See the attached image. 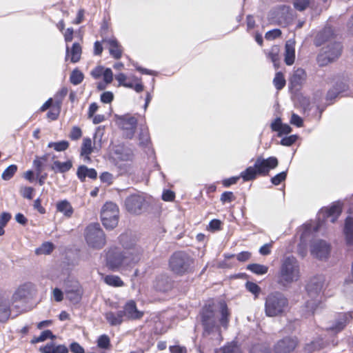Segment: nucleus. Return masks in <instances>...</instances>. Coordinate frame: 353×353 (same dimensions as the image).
Returning a JSON list of instances; mask_svg holds the SVG:
<instances>
[{
	"instance_id": "1",
	"label": "nucleus",
	"mask_w": 353,
	"mask_h": 353,
	"mask_svg": "<svg viewBox=\"0 0 353 353\" xmlns=\"http://www.w3.org/2000/svg\"><path fill=\"white\" fill-rule=\"evenodd\" d=\"M126 234L119 236V243L123 248L121 251L117 247H111L106 252V265L111 270H117L121 267H129L137 264L141 260L143 250L134 241H128Z\"/></svg>"
},
{
	"instance_id": "2",
	"label": "nucleus",
	"mask_w": 353,
	"mask_h": 353,
	"mask_svg": "<svg viewBox=\"0 0 353 353\" xmlns=\"http://www.w3.org/2000/svg\"><path fill=\"white\" fill-rule=\"evenodd\" d=\"M279 164V161L276 157L264 158L262 155L258 156L254 165L241 172L240 177L244 181H250L255 180L258 176H268L271 170L276 168Z\"/></svg>"
},
{
	"instance_id": "3",
	"label": "nucleus",
	"mask_w": 353,
	"mask_h": 353,
	"mask_svg": "<svg viewBox=\"0 0 353 353\" xmlns=\"http://www.w3.org/2000/svg\"><path fill=\"white\" fill-rule=\"evenodd\" d=\"M170 271L175 276H183L192 274L196 270L195 259L185 251H176L168 261Z\"/></svg>"
},
{
	"instance_id": "4",
	"label": "nucleus",
	"mask_w": 353,
	"mask_h": 353,
	"mask_svg": "<svg viewBox=\"0 0 353 353\" xmlns=\"http://www.w3.org/2000/svg\"><path fill=\"white\" fill-rule=\"evenodd\" d=\"M300 276V267L297 259L293 256L285 258L279 272L278 283L286 286L297 281Z\"/></svg>"
},
{
	"instance_id": "5",
	"label": "nucleus",
	"mask_w": 353,
	"mask_h": 353,
	"mask_svg": "<svg viewBox=\"0 0 353 353\" xmlns=\"http://www.w3.org/2000/svg\"><path fill=\"white\" fill-rule=\"evenodd\" d=\"M288 305V299L281 292H272L265 298V314L270 317L280 316L287 310Z\"/></svg>"
},
{
	"instance_id": "6",
	"label": "nucleus",
	"mask_w": 353,
	"mask_h": 353,
	"mask_svg": "<svg viewBox=\"0 0 353 353\" xmlns=\"http://www.w3.org/2000/svg\"><path fill=\"white\" fill-rule=\"evenodd\" d=\"M119 210L113 202H106L101 211V220L103 225L108 230L114 229L119 223Z\"/></svg>"
},
{
	"instance_id": "7",
	"label": "nucleus",
	"mask_w": 353,
	"mask_h": 353,
	"mask_svg": "<svg viewBox=\"0 0 353 353\" xmlns=\"http://www.w3.org/2000/svg\"><path fill=\"white\" fill-rule=\"evenodd\" d=\"M85 238L87 243L94 248L101 249L106 243L105 234L97 223L86 228Z\"/></svg>"
},
{
	"instance_id": "8",
	"label": "nucleus",
	"mask_w": 353,
	"mask_h": 353,
	"mask_svg": "<svg viewBox=\"0 0 353 353\" xmlns=\"http://www.w3.org/2000/svg\"><path fill=\"white\" fill-rule=\"evenodd\" d=\"M343 46L340 42L334 41L328 43L323 53L317 57V63L319 66H325L336 61L341 55Z\"/></svg>"
},
{
	"instance_id": "9",
	"label": "nucleus",
	"mask_w": 353,
	"mask_h": 353,
	"mask_svg": "<svg viewBox=\"0 0 353 353\" xmlns=\"http://www.w3.org/2000/svg\"><path fill=\"white\" fill-rule=\"evenodd\" d=\"M300 341L295 335H288L278 340L273 346L274 353H293L299 346Z\"/></svg>"
},
{
	"instance_id": "10",
	"label": "nucleus",
	"mask_w": 353,
	"mask_h": 353,
	"mask_svg": "<svg viewBox=\"0 0 353 353\" xmlns=\"http://www.w3.org/2000/svg\"><path fill=\"white\" fill-rule=\"evenodd\" d=\"M145 204V198L139 194H130L125 200V208L126 210L134 214H141Z\"/></svg>"
},
{
	"instance_id": "11",
	"label": "nucleus",
	"mask_w": 353,
	"mask_h": 353,
	"mask_svg": "<svg viewBox=\"0 0 353 353\" xmlns=\"http://www.w3.org/2000/svg\"><path fill=\"white\" fill-rule=\"evenodd\" d=\"M83 294V290L77 280H68V301L72 304L80 303Z\"/></svg>"
},
{
	"instance_id": "12",
	"label": "nucleus",
	"mask_w": 353,
	"mask_h": 353,
	"mask_svg": "<svg viewBox=\"0 0 353 353\" xmlns=\"http://www.w3.org/2000/svg\"><path fill=\"white\" fill-rule=\"evenodd\" d=\"M325 281L323 275H316L312 277L306 285L308 295L312 298L318 297L324 286Z\"/></svg>"
},
{
	"instance_id": "13",
	"label": "nucleus",
	"mask_w": 353,
	"mask_h": 353,
	"mask_svg": "<svg viewBox=\"0 0 353 353\" xmlns=\"http://www.w3.org/2000/svg\"><path fill=\"white\" fill-rule=\"evenodd\" d=\"M331 251L330 243L324 240H318L314 242L311 246V254L319 259H326L328 258Z\"/></svg>"
},
{
	"instance_id": "14",
	"label": "nucleus",
	"mask_w": 353,
	"mask_h": 353,
	"mask_svg": "<svg viewBox=\"0 0 353 353\" xmlns=\"http://www.w3.org/2000/svg\"><path fill=\"white\" fill-rule=\"evenodd\" d=\"M137 123V119L130 114H125L119 118L121 128L125 131V136L128 139L134 137Z\"/></svg>"
},
{
	"instance_id": "15",
	"label": "nucleus",
	"mask_w": 353,
	"mask_h": 353,
	"mask_svg": "<svg viewBox=\"0 0 353 353\" xmlns=\"http://www.w3.org/2000/svg\"><path fill=\"white\" fill-rule=\"evenodd\" d=\"M115 79L119 82V86L133 89L138 93L143 92L144 90V85L141 79L133 77L132 80L127 81V77L123 73L117 74Z\"/></svg>"
},
{
	"instance_id": "16",
	"label": "nucleus",
	"mask_w": 353,
	"mask_h": 353,
	"mask_svg": "<svg viewBox=\"0 0 353 353\" xmlns=\"http://www.w3.org/2000/svg\"><path fill=\"white\" fill-rule=\"evenodd\" d=\"M123 317L127 320H139L143 315L144 312L137 309V303L134 300H130L125 303L123 310H121Z\"/></svg>"
},
{
	"instance_id": "17",
	"label": "nucleus",
	"mask_w": 353,
	"mask_h": 353,
	"mask_svg": "<svg viewBox=\"0 0 353 353\" xmlns=\"http://www.w3.org/2000/svg\"><path fill=\"white\" fill-rule=\"evenodd\" d=\"M336 34L332 27L326 26L319 31L314 38V44L316 46H321L326 43L335 41Z\"/></svg>"
},
{
	"instance_id": "18",
	"label": "nucleus",
	"mask_w": 353,
	"mask_h": 353,
	"mask_svg": "<svg viewBox=\"0 0 353 353\" xmlns=\"http://www.w3.org/2000/svg\"><path fill=\"white\" fill-rule=\"evenodd\" d=\"M214 313L211 307H205L201 313V323L203 326L204 331L208 334L213 332L215 327V321H214Z\"/></svg>"
},
{
	"instance_id": "19",
	"label": "nucleus",
	"mask_w": 353,
	"mask_h": 353,
	"mask_svg": "<svg viewBox=\"0 0 353 353\" xmlns=\"http://www.w3.org/2000/svg\"><path fill=\"white\" fill-rule=\"evenodd\" d=\"M11 302L6 292H0V323H6L11 315Z\"/></svg>"
},
{
	"instance_id": "20",
	"label": "nucleus",
	"mask_w": 353,
	"mask_h": 353,
	"mask_svg": "<svg viewBox=\"0 0 353 353\" xmlns=\"http://www.w3.org/2000/svg\"><path fill=\"white\" fill-rule=\"evenodd\" d=\"M102 41L108 45V50L112 57L114 59L121 58L123 51V47L114 37L103 39Z\"/></svg>"
},
{
	"instance_id": "21",
	"label": "nucleus",
	"mask_w": 353,
	"mask_h": 353,
	"mask_svg": "<svg viewBox=\"0 0 353 353\" xmlns=\"http://www.w3.org/2000/svg\"><path fill=\"white\" fill-rule=\"evenodd\" d=\"M306 72L302 68H298L294 71L290 78L289 87L290 89L299 90L306 79Z\"/></svg>"
},
{
	"instance_id": "22",
	"label": "nucleus",
	"mask_w": 353,
	"mask_h": 353,
	"mask_svg": "<svg viewBox=\"0 0 353 353\" xmlns=\"http://www.w3.org/2000/svg\"><path fill=\"white\" fill-rule=\"evenodd\" d=\"M90 75L94 79H99L102 76L106 83H111L113 80V73L110 68H105L102 65H97L92 70Z\"/></svg>"
},
{
	"instance_id": "23",
	"label": "nucleus",
	"mask_w": 353,
	"mask_h": 353,
	"mask_svg": "<svg viewBox=\"0 0 353 353\" xmlns=\"http://www.w3.org/2000/svg\"><path fill=\"white\" fill-rule=\"evenodd\" d=\"M66 94V90L63 88L60 92L55 96L54 104L52 106L50 110L47 113V117L50 120H55L57 119L60 112V105L64 95Z\"/></svg>"
},
{
	"instance_id": "24",
	"label": "nucleus",
	"mask_w": 353,
	"mask_h": 353,
	"mask_svg": "<svg viewBox=\"0 0 353 353\" xmlns=\"http://www.w3.org/2000/svg\"><path fill=\"white\" fill-rule=\"evenodd\" d=\"M32 290H34V285L31 283H26L20 285L12 295V302L28 297L31 294Z\"/></svg>"
},
{
	"instance_id": "25",
	"label": "nucleus",
	"mask_w": 353,
	"mask_h": 353,
	"mask_svg": "<svg viewBox=\"0 0 353 353\" xmlns=\"http://www.w3.org/2000/svg\"><path fill=\"white\" fill-rule=\"evenodd\" d=\"M93 150L94 146L91 139L89 137L84 138L81 146L80 155L83 158L85 162L89 163L91 161L90 155Z\"/></svg>"
},
{
	"instance_id": "26",
	"label": "nucleus",
	"mask_w": 353,
	"mask_h": 353,
	"mask_svg": "<svg viewBox=\"0 0 353 353\" xmlns=\"http://www.w3.org/2000/svg\"><path fill=\"white\" fill-rule=\"evenodd\" d=\"M323 212L326 219L332 218L331 221L335 222L342 212V205L340 203H334L330 207L326 208Z\"/></svg>"
},
{
	"instance_id": "27",
	"label": "nucleus",
	"mask_w": 353,
	"mask_h": 353,
	"mask_svg": "<svg viewBox=\"0 0 353 353\" xmlns=\"http://www.w3.org/2000/svg\"><path fill=\"white\" fill-rule=\"evenodd\" d=\"M351 317L350 314L346 313L341 314L329 330L336 333L341 332L346 327Z\"/></svg>"
},
{
	"instance_id": "28",
	"label": "nucleus",
	"mask_w": 353,
	"mask_h": 353,
	"mask_svg": "<svg viewBox=\"0 0 353 353\" xmlns=\"http://www.w3.org/2000/svg\"><path fill=\"white\" fill-rule=\"evenodd\" d=\"M105 318L112 326L120 325L123 321V316L121 310L117 313L108 312L105 314Z\"/></svg>"
},
{
	"instance_id": "29",
	"label": "nucleus",
	"mask_w": 353,
	"mask_h": 353,
	"mask_svg": "<svg viewBox=\"0 0 353 353\" xmlns=\"http://www.w3.org/2000/svg\"><path fill=\"white\" fill-rule=\"evenodd\" d=\"M285 63L288 65H292L295 61V48L288 43L285 45Z\"/></svg>"
},
{
	"instance_id": "30",
	"label": "nucleus",
	"mask_w": 353,
	"mask_h": 353,
	"mask_svg": "<svg viewBox=\"0 0 353 353\" xmlns=\"http://www.w3.org/2000/svg\"><path fill=\"white\" fill-rule=\"evenodd\" d=\"M82 54V48L79 43H74L70 50V61L77 63L80 61Z\"/></svg>"
},
{
	"instance_id": "31",
	"label": "nucleus",
	"mask_w": 353,
	"mask_h": 353,
	"mask_svg": "<svg viewBox=\"0 0 353 353\" xmlns=\"http://www.w3.org/2000/svg\"><path fill=\"white\" fill-rule=\"evenodd\" d=\"M221 316L219 319V322L224 328L227 329L228 327L230 313L225 303H223L221 305Z\"/></svg>"
},
{
	"instance_id": "32",
	"label": "nucleus",
	"mask_w": 353,
	"mask_h": 353,
	"mask_svg": "<svg viewBox=\"0 0 353 353\" xmlns=\"http://www.w3.org/2000/svg\"><path fill=\"white\" fill-rule=\"evenodd\" d=\"M279 52L280 48L279 46H273L268 53V57L272 61L274 68L279 67Z\"/></svg>"
},
{
	"instance_id": "33",
	"label": "nucleus",
	"mask_w": 353,
	"mask_h": 353,
	"mask_svg": "<svg viewBox=\"0 0 353 353\" xmlns=\"http://www.w3.org/2000/svg\"><path fill=\"white\" fill-rule=\"evenodd\" d=\"M324 347L322 339H317L305 344L304 351L307 353H313L315 351L321 350Z\"/></svg>"
},
{
	"instance_id": "34",
	"label": "nucleus",
	"mask_w": 353,
	"mask_h": 353,
	"mask_svg": "<svg viewBox=\"0 0 353 353\" xmlns=\"http://www.w3.org/2000/svg\"><path fill=\"white\" fill-rule=\"evenodd\" d=\"M83 73L77 68L73 70L70 73V81L74 85L80 84L83 81Z\"/></svg>"
},
{
	"instance_id": "35",
	"label": "nucleus",
	"mask_w": 353,
	"mask_h": 353,
	"mask_svg": "<svg viewBox=\"0 0 353 353\" xmlns=\"http://www.w3.org/2000/svg\"><path fill=\"white\" fill-rule=\"evenodd\" d=\"M105 283L112 287H122L124 285V282L119 276L116 275H107L104 278Z\"/></svg>"
},
{
	"instance_id": "36",
	"label": "nucleus",
	"mask_w": 353,
	"mask_h": 353,
	"mask_svg": "<svg viewBox=\"0 0 353 353\" xmlns=\"http://www.w3.org/2000/svg\"><path fill=\"white\" fill-rule=\"evenodd\" d=\"M247 269L257 275H263L268 272V267L259 263H252L247 266Z\"/></svg>"
},
{
	"instance_id": "37",
	"label": "nucleus",
	"mask_w": 353,
	"mask_h": 353,
	"mask_svg": "<svg viewBox=\"0 0 353 353\" xmlns=\"http://www.w3.org/2000/svg\"><path fill=\"white\" fill-rule=\"evenodd\" d=\"M273 83L278 90L283 89L285 87L286 81L283 74L281 72H277L275 74L274 78L273 79Z\"/></svg>"
},
{
	"instance_id": "38",
	"label": "nucleus",
	"mask_w": 353,
	"mask_h": 353,
	"mask_svg": "<svg viewBox=\"0 0 353 353\" xmlns=\"http://www.w3.org/2000/svg\"><path fill=\"white\" fill-rule=\"evenodd\" d=\"M54 249V245L50 242L43 243L39 248H37L35 253L37 255L49 254Z\"/></svg>"
},
{
	"instance_id": "39",
	"label": "nucleus",
	"mask_w": 353,
	"mask_h": 353,
	"mask_svg": "<svg viewBox=\"0 0 353 353\" xmlns=\"http://www.w3.org/2000/svg\"><path fill=\"white\" fill-rule=\"evenodd\" d=\"M55 336L53 335L52 332L49 330H44L43 332H41V334H40V336H37V337H34L32 341H31V343H40V342H43L44 341H46L47 339H53L54 338Z\"/></svg>"
},
{
	"instance_id": "40",
	"label": "nucleus",
	"mask_w": 353,
	"mask_h": 353,
	"mask_svg": "<svg viewBox=\"0 0 353 353\" xmlns=\"http://www.w3.org/2000/svg\"><path fill=\"white\" fill-rule=\"evenodd\" d=\"M17 171V166L16 165H9L2 173L1 177L5 181L10 180Z\"/></svg>"
},
{
	"instance_id": "41",
	"label": "nucleus",
	"mask_w": 353,
	"mask_h": 353,
	"mask_svg": "<svg viewBox=\"0 0 353 353\" xmlns=\"http://www.w3.org/2000/svg\"><path fill=\"white\" fill-rule=\"evenodd\" d=\"M97 346L102 349H109L111 344L108 336L106 334L101 335L97 340Z\"/></svg>"
},
{
	"instance_id": "42",
	"label": "nucleus",
	"mask_w": 353,
	"mask_h": 353,
	"mask_svg": "<svg viewBox=\"0 0 353 353\" xmlns=\"http://www.w3.org/2000/svg\"><path fill=\"white\" fill-rule=\"evenodd\" d=\"M246 290L253 294L255 297H258L261 292V288L255 283L247 281L245 283Z\"/></svg>"
},
{
	"instance_id": "43",
	"label": "nucleus",
	"mask_w": 353,
	"mask_h": 353,
	"mask_svg": "<svg viewBox=\"0 0 353 353\" xmlns=\"http://www.w3.org/2000/svg\"><path fill=\"white\" fill-rule=\"evenodd\" d=\"M288 171H283L275 176H272L270 179L271 183L274 185H279L282 182L285 181L287 178Z\"/></svg>"
},
{
	"instance_id": "44",
	"label": "nucleus",
	"mask_w": 353,
	"mask_h": 353,
	"mask_svg": "<svg viewBox=\"0 0 353 353\" xmlns=\"http://www.w3.org/2000/svg\"><path fill=\"white\" fill-rule=\"evenodd\" d=\"M294 8L300 12L305 10L310 5V0H294Z\"/></svg>"
},
{
	"instance_id": "45",
	"label": "nucleus",
	"mask_w": 353,
	"mask_h": 353,
	"mask_svg": "<svg viewBox=\"0 0 353 353\" xmlns=\"http://www.w3.org/2000/svg\"><path fill=\"white\" fill-rule=\"evenodd\" d=\"M48 147L53 148L57 152H62L66 150V141H61L59 142H50Z\"/></svg>"
},
{
	"instance_id": "46",
	"label": "nucleus",
	"mask_w": 353,
	"mask_h": 353,
	"mask_svg": "<svg viewBox=\"0 0 353 353\" xmlns=\"http://www.w3.org/2000/svg\"><path fill=\"white\" fill-rule=\"evenodd\" d=\"M236 199L234 193L230 191H225L223 192L220 197V201L223 204L231 203Z\"/></svg>"
},
{
	"instance_id": "47",
	"label": "nucleus",
	"mask_w": 353,
	"mask_h": 353,
	"mask_svg": "<svg viewBox=\"0 0 353 353\" xmlns=\"http://www.w3.org/2000/svg\"><path fill=\"white\" fill-rule=\"evenodd\" d=\"M82 134L81 129L78 126H74L70 130L69 137L71 140L77 141L81 138Z\"/></svg>"
},
{
	"instance_id": "48",
	"label": "nucleus",
	"mask_w": 353,
	"mask_h": 353,
	"mask_svg": "<svg viewBox=\"0 0 353 353\" xmlns=\"http://www.w3.org/2000/svg\"><path fill=\"white\" fill-rule=\"evenodd\" d=\"M52 169L55 172L64 173L66 172V162H60L59 161H54L52 166Z\"/></svg>"
},
{
	"instance_id": "49",
	"label": "nucleus",
	"mask_w": 353,
	"mask_h": 353,
	"mask_svg": "<svg viewBox=\"0 0 353 353\" xmlns=\"http://www.w3.org/2000/svg\"><path fill=\"white\" fill-rule=\"evenodd\" d=\"M222 222L219 219H212L210 221L208 225V229L211 231H219L222 228Z\"/></svg>"
},
{
	"instance_id": "50",
	"label": "nucleus",
	"mask_w": 353,
	"mask_h": 353,
	"mask_svg": "<svg viewBox=\"0 0 353 353\" xmlns=\"http://www.w3.org/2000/svg\"><path fill=\"white\" fill-rule=\"evenodd\" d=\"M297 138L296 134L285 137L281 140V144L284 146H290L296 142Z\"/></svg>"
},
{
	"instance_id": "51",
	"label": "nucleus",
	"mask_w": 353,
	"mask_h": 353,
	"mask_svg": "<svg viewBox=\"0 0 353 353\" xmlns=\"http://www.w3.org/2000/svg\"><path fill=\"white\" fill-rule=\"evenodd\" d=\"M222 353H242L239 348L234 344H229L222 347Z\"/></svg>"
},
{
	"instance_id": "52",
	"label": "nucleus",
	"mask_w": 353,
	"mask_h": 353,
	"mask_svg": "<svg viewBox=\"0 0 353 353\" xmlns=\"http://www.w3.org/2000/svg\"><path fill=\"white\" fill-rule=\"evenodd\" d=\"M290 123L298 127H302L303 125V120L302 118L295 113H292L290 119Z\"/></svg>"
},
{
	"instance_id": "53",
	"label": "nucleus",
	"mask_w": 353,
	"mask_h": 353,
	"mask_svg": "<svg viewBox=\"0 0 353 353\" xmlns=\"http://www.w3.org/2000/svg\"><path fill=\"white\" fill-rule=\"evenodd\" d=\"M100 180L103 183H107L108 185L113 183V175L108 172H104L100 175Z\"/></svg>"
},
{
	"instance_id": "54",
	"label": "nucleus",
	"mask_w": 353,
	"mask_h": 353,
	"mask_svg": "<svg viewBox=\"0 0 353 353\" xmlns=\"http://www.w3.org/2000/svg\"><path fill=\"white\" fill-rule=\"evenodd\" d=\"M344 233H352L353 232V218L347 216L345 220L344 225Z\"/></svg>"
},
{
	"instance_id": "55",
	"label": "nucleus",
	"mask_w": 353,
	"mask_h": 353,
	"mask_svg": "<svg viewBox=\"0 0 353 353\" xmlns=\"http://www.w3.org/2000/svg\"><path fill=\"white\" fill-rule=\"evenodd\" d=\"M281 35V31L280 29H274L266 32L265 37L266 39H274L279 37Z\"/></svg>"
},
{
	"instance_id": "56",
	"label": "nucleus",
	"mask_w": 353,
	"mask_h": 353,
	"mask_svg": "<svg viewBox=\"0 0 353 353\" xmlns=\"http://www.w3.org/2000/svg\"><path fill=\"white\" fill-rule=\"evenodd\" d=\"M113 99V93L110 91L104 92L101 94V101L104 103H110Z\"/></svg>"
},
{
	"instance_id": "57",
	"label": "nucleus",
	"mask_w": 353,
	"mask_h": 353,
	"mask_svg": "<svg viewBox=\"0 0 353 353\" xmlns=\"http://www.w3.org/2000/svg\"><path fill=\"white\" fill-rule=\"evenodd\" d=\"M102 43H104L102 41H97L94 43L93 54L95 56H101L103 51V47Z\"/></svg>"
},
{
	"instance_id": "58",
	"label": "nucleus",
	"mask_w": 353,
	"mask_h": 353,
	"mask_svg": "<svg viewBox=\"0 0 353 353\" xmlns=\"http://www.w3.org/2000/svg\"><path fill=\"white\" fill-rule=\"evenodd\" d=\"M59 213H62L63 216H66V200H63L57 204V216Z\"/></svg>"
},
{
	"instance_id": "59",
	"label": "nucleus",
	"mask_w": 353,
	"mask_h": 353,
	"mask_svg": "<svg viewBox=\"0 0 353 353\" xmlns=\"http://www.w3.org/2000/svg\"><path fill=\"white\" fill-rule=\"evenodd\" d=\"M175 199V194L173 191L167 190L163 192L162 199L165 201H172Z\"/></svg>"
},
{
	"instance_id": "60",
	"label": "nucleus",
	"mask_w": 353,
	"mask_h": 353,
	"mask_svg": "<svg viewBox=\"0 0 353 353\" xmlns=\"http://www.w3.org/2000/svg\"><path fill=\"white\" fill-rule=\"evenodd\" d=\"M281 119L280 117L276 118L271 123L270 128L272 132H278L280 130L282 124Z\"/></svg>"
},
{
	"instance_id": "61",
	"label": "nucleus",
	"mask_w": 353,
	"mask_h": 353,
	"mask_svg": "<svg viewBox=\"0 0 353 353\" xmlns=\"http://www.w3.org/2000/svg\"><path fill=\"white\" fill-rule=\"evenodd\" d=\"M70 349L72 353H85L84 348L77 342L72 343Z\"/></svg>"
},
{
	"instance_id": "62",
	"label": "nucleus",
	"mask_w": 353,
	"mask_h": 353,
	"mask_svg": "<svg viewBox=\"0 0 353 353\" xmlns=\"http://www.w3.org/2000/svg\"><path fill=\"white\" fill-rule=\"evenodd\" d=\"M251 253L248 251H243L236 255V259L240 262H245L250 259Z\"/></svg>"
},
{
	"instance_id": "63",
	"label": "nucleus",
	"mask_w": 353,
	"mask_h": 353,
	"mask_svg": "<svg viewBox=\"0 0 353 353\" xmlns=\"http://www.w3.org/2000/svg\"><path fill=\"white\" fill-rule=\"evenodd\" d=\"M87 171H88V168L85 165H81L79 167V168L77 170V176H78V178L81 181H83L86 178Z\"/></svg>"
},
{
	"instance_id": "64",
	"label": "nucleus",
	"mask_w": 353,
	"mask_h": 353,
	"mask_svg": "<svg viewBox=\"0 0 353 353\" xmlns=\"http://www.w3.org/2000/svg\"><path fill=\"white\" fill-rule=\"evenodd\" d=\"M169 349L170 353H187L186 348L180 345H172Z\"/></svg>"
}]
</instances>
